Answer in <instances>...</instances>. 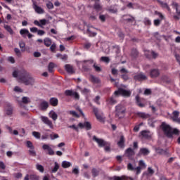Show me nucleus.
<instances>
[{"label": "nucleus", "instance_id": "obj_12", "mask_svg": "<svg viewBox=\"0 0 180 180\" xmlns=\"http://www.w3.org/2000/svg\"><path fill=\"white\" fill-rule=\"evenodd\" d=\"M40 119L44 124H46V126H49L50 129H53V122L49 119L47 117L41 116Z\"/></svg>", "mask_w": 180, "mask_h": 180}, {"label": "nucleus", "instance_id": "obj_7", "mask_svg": "<svg viewBox=\"0 0 180 180\" xmlns=\"http://www.w3.org/2000/svg\"><path fill=\"white\" fill-rule=\"evenodd\" d=\"M93 140L97 143L98 147H105V146H108L109 144V142H107L106 141L98 139L96 136H93Z\"/></svg>", "mask_w": 180, "mask_h": 180}, {"label": "nucleus", "instance_id": "obj_18", "mask_svg": "<svg viewBox=\"0 0 180 180\" xmlns=\"http://www.w3.org/2000/svg\"><path fill=\"white\" fill-rule=\"evenodd\" d=\"M65 70L68 72V74H74L75 72V70H74V67L70 64H67L65 65Z\"/></svg>", "mask_w": 180, "mask_h": 180}, {"label": "nucleus", "instance_id": "obj_38", "mask_svg": "<svg viewBox=\"0 0 180 180\" xmlns=\"http://www.w3.org/2000/svg\"><path fill=\"white\" fill-rule=\"evenodd\" d=\"M59 168H60V165L58 164L57 162H55V166H54L53 169L51 170V172L53 174H56V172H57V171H58Z\"/></svg>", "mask_w": 180, "mask_h": 180}, {"label": "nucleus", "instance_id": "obj_30", "mask_svg": "<svg viewBox=\"0 0 180 180\" xmlns=\"http://www.w3.org/2000/svg\"><path fill=\"white\" fill-rule=\"evenodd\" d=\"M178 116H179V112L178 111H174L173 112V116L172 117V119L173 122H177L178 121Z\"/></svg>", "mask_w": 180, "mask_h": 180}, {"label": "nucleus", "instance_id": "obj_61", "mask_svg": "<svg viewBox=\"0 0 180 180\" xmlns=\"http://www.w3.org/2000/svg\"><path fill=\"white\" fill-rule=\"evenodd\" d=\"M83 63L84 64H95V63L94 62V60H92V59H90L88 60H84Z\"/></svg>", "mask_w": 180, "mask_h": 180}, {"label": "nucleus", "instance_id": "obj_49", "mask_svg": "<svg viewBox=\"0 0 180 180\" xmlns=\"http://www.w3.org/2000/svg\"><path fill=\"white\" fill-rule=\"evenodd\" d=\"M99 101H101V96H96L94 99V102H95L96 105H101V102H99Z\"/></svg>", "mask_w": 180, "mask_h": 180}, {"label": "nucleus", "instance_id": "obj_53", "mask_svg": "<svg viewBox=\"0 0 180 180\" xmlns=\"http://www.w3.org/2000/svg\"><path fill=\"white\" fill-rule=\"evenodd\" d=\"M56 47H57V46L56 45V43L51 44V46H50L51 51H52V53H54V51H56Z\"/></svg>", "mask_w": 180, "mask_h": 180}, {"label": "nucleus", "instance_id": "obj_6", "mask_svg": "<svg viewBox=\"0 0 180 180\" xmlns=\"http://www.w3.org/2000/svg\"><path fill=\"white\" fill-rule=\"evenodd\" d=\"M93 112L97 119V120H99V122H103L105 121V115H103V113H99V110L97 108H94L93 109Z\"/></svg>", "mask_w": 180, "mask_h": 180}, {"label": "nucleus", "instance_id": "obj_60", "mask_svg": "<svg viewBox=\"0 0 180 180\" xmlns=\"http://www.w3.org/2000/svg\"><path fill=\"white\" fill-rule=\"evenodd\" d=\"M131 54L132 57H137L139 52H137V50L134 49V50H132Z\"/></svg>", "mask_w": 180, "mask_h": 180}, {"label": "nucleus", "instance_id": "obj_48", "mask_svg": "<svg viewBox=\"0 0 180 180\" xmlns=\"http://www.w3.org/2000/svg\"><path fill=\"white\" fill-rule=\"evenodd\" d=\"M13 91L15 92H18L19 94H22V92H23V89H22V88H20V86H18L14 87Z\"/></svg>", "mask_w": 180, "mask_h": 180}, {"label": "nucleus", "instance_id": "obj_40", "mask_svg": "<svg viewBox=\"0 0 180 180\" xmlns=\"http://www.w3.org/2000/svg\"><path fill=\"white\" fill-rule=\"evenodd\" d=\"M91 174H92L94 178H96V176H98V175H99V170L94 168L91 170Z\"/></svg>", "mask_w": 180, "mask_h": 180}, {"label": "nucleus", "instance_id": "obj_55", "mask_svg": "<svg viewBox=\"0 0 180 180\" xmlns=\"http://www.w3.org/2000/svg\"><path fill=\"white\" fill-rule=\"evenodd\" d=\"M12 113H13V108L12 107H9L7 110H6V115H12Z\"/></svg>", "mask_w": 180, "mask_h": 180}, {"label": "nucleus", "instance_id": "obj_20", "mask_svg": "<svg viewBox=\"0 0 180 180\" xmlns=\"http://www.w3.org/2000/svg\"><path fill=\"white\" fill-rule=\"evenodd\" d=\"M113 180H134V179L131 178V177H129L127 176H115L112 177Z\"/></svg>", "mask_w": 180, "mask_h": 180}, {"label": "nucleus", "instance_id": "obj_22", "mask_svg": "<svg viewBox=\"0 0 180 180\" xmlns=\"http://www.w3.org/2000/svg\"><path fill=\"white\" fill-rule=\"evenodd\" d=\"M150 154V150L146 148H142L139 150V155H148Z\"/></svg>", "mask_w": 180, "mask_h": 180}, {"label": "nucleus", "instance_id": "obj_44", "mask_svg": "<svg viewBox=\"0 0 180 180\" xmlns=\"http://www.w3.org/2000/svg\"><path fill=\"white\" fill-rule=\"evenodd\" d=\"M93 67H94L95 71H96V72H101L102 71V68H101V67L98 66L96 65V63H94Z\"/></svg>", "mask_w": 180, "mask_h": 180}, {"label": "nucleus", "instance_id": "obj_51", "mask_svg": "<svg viewBox=\"0 0 180 180\" xmlns=\"http://www.w3.org/2000/svg\"><path fill=\"white\" fill-rule=\"evenodd\" d=\"M32 136H34V137H35V139H40V132H37V131H33L32 132Z\"/></svg>", "mask_w": 180, "mask_h": 180}, {"label": "nucleus", "instance_id": "obj_42", "mask_svg": "<svg viewBox=\"0 0 180 180\" xmlns=\"http://www.w3.org/2000/svg\"><path fill=\"white\" fill-rule=\"evenodd\" d=\"M30 180H40V176L36 174H30Z\"/></svg>", "mask_w": 180, "mask_h": 180}, {"label": "nucleus", "instance_id": "obj_50", "mask_svg": "<svg viewBox=\"0 0 180 180\" xmlns=\"http://www.w3.org/2000/svg\"><path fill=\"white\" fill-rule=\"evenodd\" d=\"M143 23L146 26H150L151 25V20H150V19H148V18H146L143 20Z\"/></svg>", "mask_w": 180, "mask_h": 180}, {"label": "nucleus", "instance_id": "obj_45", "mask_svg": "<svg viewBox=\"0 0 180 180\" xmlns=\"http://www.w3.org/2000/svg\"><path fill=\"white\" fill-rule=\"evenodd\" d=\"M139 166H138V167H141V168H146V167H147V165L144 162V160H139Z\"/></svg>", "mask_w": 180, "mask_h": 180}, {"label": "nucleus", "instance_id": "obj_36", "mask_svg": "<svg viewBox=\"0 0 180 180\" xmlns=\"http://www.w3.org/2000/svg\"><path fill=\"white\" fill-rule=\"evenodd\" d=\"M22 103L27 105V103H30V102H31L30 98H29L27 96H24L22 98Z\"/></svg>", "mask_w": 180, "mask_h": 180}, {"label": "nucleus", "instance_id": "obj_29", "mask_svg": "<svg viewBox=\"0 0 180 180\" xmlns=\"http://www.w3.org/2000/svg\"><path fill=\"white\" fill-rule=\"evenodd\" d=\"M50 103L52 106H57V105H58V99L56 98H51L50 99Z\"/></svg>", "mask_w": 180, "mask_h": 180}, {"label": "nucleus", "instance_id": "obj_43", "mask_svg": "<svg viewBox=\"0 0 180 180\" xmlns=\"http://www.w3.org/2000/svg\"><path fill=\"white\" fill-rule=\"evenodd\" d=\"M148 124L150 126V127H155V121L149 119L148 120Z\"/></svg>", "mask_w": 180, "mask_h": 180}, {"label": "nucleus", "instance_id": "obj_9", "mask_svg": "<svg viewBox=\"0 0 180 180\" xmlns=\"http://www.w3.org/2000/svg\"><path fill=\"white\" fill-rule=\"evenodd\" d=\"M32 8L34 11L36 12V13H38L39 15H43V13H44V9L39 6L36 1H33Z\"/></svg>", "mask_w": 180, "mask_h": 180}, {"label": "nucleus", "instance_id": "obj_58", "mask_svg": "<svg viewBox=\"0 0 180 180\" xmlns=\"http://www.w3.org/2000/svg\"><path fill=\"white\" fill-rule=\"evenodd\" d=\"M104 150H105V151H106L107 153H109V151H110V143H108V145H105V146H104Z\"/></svg>", "mask_w": 180, "mask_h": 180}, {"label": "nucleus", "instance_id": "obj_5", "mask_svg": "<svg viewBox=\"0 0 180 180\" xmlns=\"http://www.w3.org/2000/svg\"><path fill=\"white\" fill-rule=\"evenodd\" d=\"M172 6L173 9H175L176 11V15H173V18L175 19V20H179L180 19V10H179V4L175 1H172Z\"/></svg>", "mask_w": 180, "mask_h": 180}, {"label": "nucleus", "instance_id": "obj_39", "mask_svg": "<svg viewBox=\"0 0 180 180\" xmlns=\"http://www.w3.org/2000/svg\"><path fill=\"white\" fill-rule=\"evenodd\" d=\"M4 29H6L10 34H13V30H12V27L8 25H4Z\"/></svg>", "mask_w": 180, "mask_h": 180}, {"label": "nucleus", "instance_id": "obj_8", "mask_svg": "<svg viewBox=\"0 0 180 180\" xmlns=\"http://www.w3.org/2000/svg\"><path fill=\"white\" fill-rule=\"evenodd\" d=\"M20 34L24 39H26L27 37H28V39H32V37H33V34H32L27 29H21L20 30Z\"/></svg>", "mask_w": 180, "mask_h": 180}, {"label": "nucleus", "instance_id": "obj_52", "mask_svg": "<svg viewBox=\"0 0 180 180\" xmlns=\"http://www.w3.org/2000/svg\"><path fill=\"white\" fill-rule=\"evenodd\" d=\"M27 147L30 149H33L34 148V146H33V143H32V141H27Z\"/></svg>", "mask_w": 180, "mask_h": 180}, {"label": "nucleus", "instance_id": "obj_21", "mask_svg": "<svg viewBox=\"0 0 180 180\" xmlns=\"http://www.w3.org/2000/svg\"><path fill=\"white\" fill-rule=\"evenodd\" d=\"M157 1L158 4H160V6H162V8H164L165 9H167L168 12L171 13V8H169V6H168V4L161 1V0H157Z\"/></svg>", "mask_w": 180, "mask_h": 180}, {"label": "nucleus", "instance_id": "obj_41", "mask_svg": "<svg viewBox=\"0 0 180 180\" xmlns=\"http://www.w3.org/2000/svg\"><path fill=\"white\" fill-rule=\"evenodd\" d=\"M141 136H143V137H146V139H148L150 137V131H142L141 132Z\"/></svg>", "mask_w": 180, "mask_h": 180}, {"label": "nucleus", "instance_id": "obj_33", "mask_svg": "<svg viewBox=\"0 0 180 180\" xmlns=\"http://www.w3.org/2000/svg\"><path fill=\"white\" fill-rule=\"evenodd\" d=\"M72 164L68 161H63L62 162V167L63 168H70Z\"/></svg>", "mask_w": 180, "mask_h": 180}, {"label": "nucleus", "instance_id": "obj_27", "mask_svg": "<svg viewBox=\"0 0 180 180\" xmlns=\"http://www.w3.org/2000/svg\"><path fill=\"white\" fill-rule=\"evenodd\" d=\"M137 115L139 116V117H141V119H149L150 117V114H147L146 112H138Z\"/></svg>", "mask_w": 180, "mask_h": 180}, {"label": "nucleus", "instance_id": "obj_14", "mask_svg": "<svg viewBox=\"0 0 180 180\" xmlns=\"http://www.w3.org/2000/svg\"><path fill=\"white\" fill-rule=\"evenodd\" d=\"M78 126L80 129H84V127H85L86 130H91V129H92V126L89 122H85L84 123L80 122Z\"/></svg>", "mask_w": 180, "mask_h": 180}, {"label": "nucleus", "instance_id": "obj_23", "mask_svg": "<svg viewBox=\"0 0 180 180\" xmlns=\"http://www.w3.org/2000/svg\"><path fill=\"white\" fill-rule=\"evenodd\" d=\"M150 75L151 78H157L160 75V70L158 69H153L150 71Z\"/></svg>", "mask_w": 180, "mask_h": 180}, {"label": "nucleus", "instance_id": "obj_34", "mask_svg": "<svg viewBox=\"0 0 180 180\" xmlns=\"http://www.w3.org/2000/svg\"><path fill=\"white\" fill-rule=\"evenodd\" d=\"M54 67H56V64H54L53 63H50L48 65L49 72H53Z\"/></svg>", "mask_w": 180, "mask_h": 180}, {"label": "nucleus", "instance_id": "obj_57", "mask_svg": "<svg viewBox=\"0 0 180 180\" xmlns=\"http://www.w3.org/2000/svg\"><path fill=\"white\" fill-rule=\"evenodd\" d=\"M69 113L70 115H72L75 117H79V115H78V113H77V112L74 110L69 111Z\"/></svg>", "mask_w": 180, "mask_h": 180}, {"label": "nucleus", "instance_id": "obj_64", "mask_svg": "<svg viewBox=\"0 0 180 180\" xmlns=\"http://www.w3.org/2000/svg\"><path fill=\"white\" fill-rule=\"evenodd\" d=\"M161 24V21L160 20H154V25L155 26H160V25Z\"/></svg>", "mask_w": 180, "mask_h": 180}, {"label": "nucleus", "instance_id": "obj_15", "mask_svg": "<svg viewBox=\"0 0 180 180\" xmlns=\"http://www.w3.org/2000/svg\"><path fill=\"white\" fill-rule=\"evenodd\" d=\"M134 79H135V81H144L147 79V76L143 73H139L134 77Z\"/></svg>", "mask_w": 180, "mask_h": 180}, {"label": "nucleus", "instance_id": "obj_19", "mask_svg": "<svg viewBox=\"0 0 180 180\" xmlns=\"http://www.w3.org/2000/svg\"><path fill=\"white\" fill-rule=\"evenodd\" d=\"M125 155L126 157H128V158L131 159V157L134 155V150L131 149V148H129L125 151Z\"/></svg>", "mask_w": 180, "mask_h": 180}, {"label": "nucleus", "instance_id": "obj_35", "mask_svg": "<svg viewBox=\"0 0 180 180\" xmlns=\"http://www.w3.org/2000/svg\"><path fill=\"white\" fill-rule=\"evenodd\" d=\"M95 1L94 9H96V11H101V9H102V6H101V4H99V0Z\"/></svg>", "mask_w": 180, "mask_h": 180}, {"label": "nucleus", "instance_id": "obj_25", "mask_svg": "<svg viewBox=\"0 0 180 180\" xmlns=\"http://www.w3.org/2000/svg\"><path fill=\"white\" fill-rule=\"evenodd\" d=\"M49 108V103L47 101H42L39 105V108L41 110H46Z\"/></svg>", "mask_w": 180, "mask_h": 180}, {"label": "nucleus", "instance_id": "obj_17", "mask_svg": "<svg viewBox=\"0 0 180 180\" xmlns=\"http://www.w3.org/2000/svg\"><path fill=\"white\" fill-rule=\"evenodd\" d=\"M124 143H126V139H124V136L122 135L120 137V140L117 143L118 147H120V148H123L124 147Z\"/></svg>", "mask_w": 180, "mask_h": 180}, {"label": "nucleus", "instance_id": "obj_32", "mask_svg": "<svg viewBox=\"0 0 180 180\" xmlns=\"http://www.w3.org/2000/svg\"><path fill=\"white\" fill-rule=\"evenodd\" d=\"M56 57L58 58H60L63 61H67V59L68 58V56L67 55H61L60 53L56 54Z\"/></svg>", "mask_w": 180, "mask_h": 180}, {"label": "nucleus", "instance_id": "obj_31", "mask_svg": "<svg viewBox=\"0 0 180 180\" xmlns=\"http://www.w3.org/2000/svg\"><path fill=\"white\" fill-rule=\"evenodd\" d=\"M44 43L46 47H50L51 46V39L49 37H46L44 39Z\"/></svg>", "mask_w": 180, "mask_h": 180}, {"label": "nucleus", "instance_id": "obj_46", "mask_svg": "<svg viewBox=\"0 0 180 180\" xmlns=\"http://www.w3.org/2000/svg\"><path fill=\"white\" fill-rule=\"evenodd\" d=\"M101 61H103V63H109V62L110 61V59L109 58V57L102 56L101 58Z\"/></svg>", "mask_w": 180, "mask_h": 180}, {"label": "nucleus", "instance_id": "obj_13", "mask_svg": "<svg viewBox=\"0 0 180 180\" xmlns=\"http://www.w3.org/2000/svg\"><path fill=\"white\" fill-rule=\"evenodd\" d=\"M65 94L67 96H74L75 99H79V94H78V93L73 91L72 90H66L65 91Z\"/></svg>", "mask_w": 180, "mask_h": 180}, {"label": "nucleus", "instance_id": "obj_37", "mask_svg": "<svg viewBox=\"0 0 180 180\" xmlns=\"http://www.w3.org/2000/svg\"><path fill=\"white\" fill-rule=\"evenodd\" d=\"M36 168H37V171H39V172H41L42 174H43V172H44V167H43V165L37 164Z\"/></svg>", "mask_w": 180, "mask_h": 180}, {"label": "nucleus", "instance_id": "obj_63", "mask_svg": "<svg viewBox=\"0 0 180 180\" xmlns=\"http://www.w3.org/2000/svg\"><path fill=\"white\" fill-rule=\"evenodd\" d=\"M91 46H92L91 43L86 42V44H84V49L88 50L89 49H91Z\"/></svg>", "mask_w": 180, "mask_h": 180}, {"label": "nucleus", "instance_id": "obj_59", "mask_svg": "<svg viewBox=\"0 0 180 180\" xmlns=\"http://www.w3.org/2000/svg\"><path fill=\"white\" fill-rule=\"evenodd\" d=\"M46 6L48 9H53V8H54V5L50 1L46 4Z\"/></svg>", "mask_w": 180, "mask_h": 180}, {"label": "nucleus", "instance_id": "obj_16", "mask_svg": "<svg viewBox=\"0 0 180 180\" xmlns=\"http://www.w3.org/2000/svg\"><path fill=\"white\" fill-rule=\"evenodd\" d=\"M135 99H136V105H138L139 108H144L146 106V105H144V103H142L144 101V99L140 98V96H136Z\"/></svg>", "mask_w": 180, "mask_h": 180}, {"label": "nucleus", "instance_id": "obj_47", "mask_svg": "<svg viewBox=\"0 0 180 180\" xmlns=\"http://www.w3.org/2000/svg\"><path fill=\"white\" fill-rule=\"evenodd\" d=\"M28 153L32 157H36V150H34V148L30 149Z\"/></svg>", "mask_w": 180, "mask_h": 180}, {"label": "nucleus", "instance_id": "obj_62", "mask_svg": "<svg viewBox=\"0 0 180 180\" xmlns=\"http://www.w3.org/2000/svg\"><path fill=\"white\" fill-rule=\"evenodd\" d=\"M150 54H151L153 58H157L158 57V53L154 52V51H150Z\"/></svg>", "mask_w": 180, "mask_h": 180}, {"label": "nucleus", "instance_id": "obj_11", "mask_svg": "<svg viewBox=\"0 0 180 180\" xmlns=\"http://www.w3.org/2000/svg\"><path fill=\"white\" fill-rule=\"evenodd\" d=\"M51 147H53V146L49 144H44L42 146L43 150H44V151H48L49 155H54V150Z\"/></svg>", "mask_w": 180, "mask_h": 180}, {"label": "nucleus", "instance_id": "obj_3", "mask_svg": "<svg viewBox=\"0 0 180 180\" xmlns=\"http://www.w3.org/2000/svg\"><path fill=\"white\" fill-rule=\"evenodd\" d=\"M124 96V98H129L131 95V91L126 90L123 88H119L118 90L114 92L115 96Z\"/></svg>", "mask_w": 180, "mask_h": 180}, {"label": "nucleus", "instance_id": "obj_56", "mask_svg": "<svg viewBox=\"0 0 180 180\" xmlns=\"http://www.w3.org/2000/svg\"><path fill=\"white\" fill-rule=\"evenodd\" d=\"M154 169L151 167H148V175H154Z\"/></svg>", "mask_w": 180, "mask_h": 180}, {"label": "nucleus", "instance_id": "obj_4", "mask_svg": "<svg viewBox=\"0 0 180 180\" xmlns=\"http://www.w3.org/2000/svg\"><path fill=\"white\" fill-rule=\"evenodd\" d=\"M124 113H126V108L121 105L119 104L115 107V116L118 117V119H123L124 117Z\"/></svg>", "mask_w": 180, "mask_h": 180}, {"label": "nucleus", "instance_id": "obj_26", "mask_svg": "<svg viewBox=\"0 0 180 180\" xmlns=\"http://www.w3.org/2000/svg\"><path fill=\"white\" fill-rule=\"evenodd\" d=\"M49 117H51V119H52V120H53L54 122H56V120H57V119L58 118V115H57L56 112H54V110H51L49 112Z\"/></svg>", "mask_w": 180, "mask_h": 180}, {"label": "nucleus", "instance_id": "obj_24", "mask_svg": "<svg viewBox=\"0 0 180 180\" xmlns=\"http://www.w3.org/2000/svg\"><path fill=\"white\" fill-rule=\"evenodd\" d=\"M116 98H119V96H115V94H113V95L108 99V101L109 102V103H110V105H116V103H117Z\"/></svg>", "mask_w": 180, "mask_h": 180}, {"label": "nucleus", "instance_id": "obj_1", "mask_svg": "<svg viewBox=\"0 0 180 180\" xmlns=\"http://www.w3.org/2000/svg\"><path fill=\"white\" fill-rule=\"evenodd\" d=\"M13 77L16 78L18 82L23 84L27 86H33L36 84V79L25 70H14L13 72Z\"/></svg>", "mask_w": 180, "mask_h": 180}, {"label": "nucleus", "instance_id": "obj_28", "mask_svg": "<svg viewBox=\"0 0 180 180\" xmlns=\"http://www.w3.org/2000/svg\"><path fill=\"white\" fill-rule=\"evenodd\" d=\"M90 81L93 84H101V79L94 75L90 76Z\"/></svg>", "mask_w": 180, "mask_h": 180}, {"label": "nucleus", "instance_id": "obj_54", "mask_svg": "<svg viewBox=\"0 0 180 180\" xmlns=\"http://www.w3.org/2000/svg\"><path fill=\"white\" fill-rule=\"evenodd\" d=\"M87 33L91 37H95V36L96 35V32H92L89 29H87Z\"/></svg>", "mask_w": 180, "mask_h": 180}, {"label": "nucleus", "instance_id": "obj_10", "mask_svg": "<svg viewBox=\"0 0 180 180\" xmlns=\"http://www.w3.org/2000/svg\"><path fill=\"white\" fill-rule=\"evenodd\" d=\"M127 169L128 171H136V175H139V174L141 173V167H134L131 163H129L127 165Z\"/></svg>", "mask_w": 180, "mask_h": 180}, {"label": "nucleus", "instance_id": "obj_2", "mask_svg": "<svg viewBox=\"0 0 180 180\" xmlns=\"http://www.w3.org/2000/svg\"><path fill=\"white\" fill-rule=\"evenodd\" d=\"M160 128L162 129V131L165 133L167 137H172L173 134H178V129H173L171 126L165 122H162Z\"/></svg>", "mask_w": 180, "mask_h": 180}]
</instances>
